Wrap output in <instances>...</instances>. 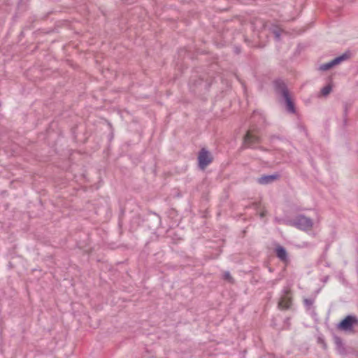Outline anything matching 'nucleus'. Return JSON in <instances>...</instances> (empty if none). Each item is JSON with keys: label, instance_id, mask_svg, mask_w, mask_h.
Instances as JSON below:
<instances>
[{"label": "nucleus", "instance_id": "2eb2a0df", "mask_svg": "<svg viewBox=\"0 0 358 358\" xmlns=\"http://www.w3.org/2000/svg\"><path fill=\"white\" fill-rule=\"evenodd\" d=\"M331 90H332L331 85V84H328V85H327L326 86H324V87L322 88L321 94L324 96H327V95H329L331 93Z\"/></svg>", "mask_w": 358, "mask_h": 358}, {"label": "nucleus", "instance_id": "b1692460", "mask_svg": "<svg viewBox=\"0 0 358 358\" xmlns=\"http://www.w3.org/2000/svg\"><path fill=\"white\" fill-rule=\"evenodd\" d=\"M328 279H329V276H326V277L324 278V282H327Z\"/></svg>", "mask_w": 358, "mask_h": 358}, {"label": "nucleus", "instance_id": "20e7f679", "mask_svg": "<svg viewBox=\"0 0 358 358\" xmlns=\"http://www.w3.org/2000/svg\"><path fill=\"white\" fill-rule=\"evenodd\" d=\"M261 141L260 137L255 135L250 131H248L243 136V148L259 149L262 151H267V149L262 146H256L255 144L259 143Z\"/></svg>", "mask_w": 358, "mask_h": 358}, {"label": "nucleus", "instance_id": "6ab92c4d", "mask_svg": "<svg viewBox=\"0 0 358 358\" xmlns=\"http://www.w3.org/2000/svg\"><path fill=\"white\" fill-rule=\"evenodd\" d=\"M317 343L321 344L324 349H327V343H326V342H325V341H324V339L323 338L318 337Z\"/></svg>", "mask_w": 358, "mask_h": 358}, {"label": "nucleus", "instance_id": "6e6552de", "mask_svg": "<svg viewBox=\"0 0 358 358\" xmlns=\"http://www.w3.org/2000/svg\"><path fill=\"white\" fill-rule=\"evenodd\" d=\"M283 294L278 303V307L282 310H289L292 303V299L290 296L291 290L287 288L284 289Z\"/></svg>", "mask_w": 358, "mask_h": 358}, {"label": "nucleus", "instance_id": "39448f33", "mask_svg": "<svg viewBox=\"0 0 358 358\" xmlns=\"http://www.w3.org/2000/svg\"><path fill=\"white\" fill-rule=\"evenodd\" d=\"M198 167L200 170H205L206 168L213 161L212 153L205 148H202L198 152Z\"/></svg>", "mask_w": 358, "mask_h": 358}, {"label": "nucleus", "instance_id": "aec40b11", "mask_svg": "<svg viewBox=\"0 0 358 358\" xmlns=\"http://www.w3.org/2000/svg\"><path fill=\"white\" fill-rule=\"evenodd\" d=\"M273 34L275 35V38L277 40H280V31L277 29H275L273 30Z\"/></svg>", "mask_w": 358, "mask_h": 358}, {"label": "nucleus", "instance_id": "5701e85b", "mask_svg": "<svg viewBox=\"0 0 358 358\" xmlns=\"http://www.w3.org/2000/svg\"><path fill=\"white\" fill-rule=\"evenodd\" d=\"M241 48H239V47H235L234 48V52H235L236 54L238 55V54L241 53Z\"/></svg>", "mask_w": 358, "mask_h": 358}, {"label": "nucleus", "instance_id": "4468645a", "mask_svg": "<svg viewBox=\"0 0 358 358\" xmlns=\"http://www.w3.org/2000/svg\"><path fill=\"white\" fill-rule=\"evenodd\" d=\"M30 0H18L17 10L22 12L26 10L27 3Z\"/></svg>", "mask_w": 358, "mask_h": 358}, {"label": "nucleus", "instance_id": "7ed1b4c3", "mask_svg": "<svg viewBox=\"0 0 358 358\" xmlns=\"http://www.w3.org/2000/svg\"><path fill=\"white\" fill-rule=\"evenodd\" d=\"M337 329L345 332L358 333V317L348 315L336 325Z\"/></svg>", "mask_w": 358, "mask_h": 358}, {"label": "nucleus", "instance_id": "9d476101", "mask_svg": "<svg viewBox=\"0 0 358 358\" xmlns=\"http://www.w3.org/2000/svg\"><path fill=\"white\" fill-rule=\"evenodd\" d=\"M274 252H275L276 257L282 262H284V263L288 262V261H289L288 253H287L286 248L284 246H282L280 244H276V245L274 248Z\"/></svg>", "mask_w": 358, "mask_h": 358}, {"label": "nucleus", "instance_id": "a878e982", "mask_svg": "<svg viewBox=\"0 0 358 358\" xmlns=\"http://www.w3.org/2000/svg\"><path fill=\"white\" fill-rule=\"evenodd\" d=\"M260 215H261V217H264V213H262Z\"/></svg>", "mask_w": 358, "mask_h": 358}, {"label": "nucleus", "instance_id": "9b49d317", "mask_svg": "<svg viewBox=\"0 0 358 358\" xmlns=\"http://www.w3.org/2000/svg\"><path fill=\"white\" fill-rule=\"evenodd\" d=\"M333 338L334 344L336 345V350L338 352V353L342 356L347 355L348 352L341 338H340L336 334L333 335Z\"/></svg>", "mask_w": 358, "mask_h": 358}, {"label": "nucleus", "instance_id": "393cba45", "mask_svg": "<svg viewBox=\"0 0 358 358\" xmlns=\"http://www.w3.org/2000/svg\"><path fill=\"white\" fill-rule=\"evenodd\" d=\"M357 273L358 274V261L356 262Z\"/></svg>", "mask_w": 358, "mask_h": 358}, {"label": "nucleus", "instance_id": "4be33fe9", "mask_svg": "<svg viewBox=\"0 0 358 358\" xmlns=\"http://www.w3.org/2000/svg\"><path fill=\"white\" fill-rule=\"evenodd\" d=\"M343 127H345L348 125V118L345 117H343Z\"/></svg>", "mask_w": 358, "mask_h": 358}, {"label": "nucleus", "instance_id": "a211bd4d", "mask_svg": "<svg viewBox=\"0 0 358 358\" xmlns=\"http://www.w3.org/2000/svg\"><path fill=\"white\" fill-rule=\"evenodd\" d=\"M313 303L314 300L312 299H305L303 300V303L308 308H310V307L313 306Z\"/></svg>", "mask_w": 358, "mask_h": 358}, {"label": "nucleus", "instance_id": "f03ea898", "mask_svg": "<svg viewBox=\"0 0 358 358\" xmlns=\"http://www.w3.org/2000/svg\"><path fill=\"white\" fill-rule=\"evenodd\" d=\"M282 223L287 226L296 227L301 231L310 230L313 226L312 219L302 214L297 215L292 220H283Z\"/></svg>", "mask_w": 358, "mask_h": 358}, {"label": "nucleus", "instance_id": "423d86ee", "mask_svg": "<svg viewBox=\"0 0 358 358\" xmlns=\"http://www.w3.org/2000/svg\"><path fill=\"white\" fill-rule=\"evenodd\" d=\"M273 86L275 94L280 97V101L291 95L287 84L282 78L275 79Z\"/></svg>", "mask_w": 358, "mask_h": 358}, {"label": "nucleus", "instance_id": "f8f14e48", "mask_svg": "<svg viewBox=\"0 0 358 358\" xmlns=\"http://www.w3.org/2000/svg\"><path fill=\"white\" fill-rule=\"evenodd\" d=\"M280 103H283L285 106L286 110L292 114H294L296 112L294 101L291 95L285 97L284 99L280 101Z\"/></svg>", "mask_w": 358, "mask_h": 358}, {"label": "nucleus", "instance_id": "f257e3e1", "mask_svg": "<svg viewBox=\"0 0 358 358\" xmlns=\"http://www.w3.org/2000/svg\"><path fill=\"white\" fill-rule=\"evenodd\" d=\"M214 81V78L208 74L192 75L189 81L190 91L196 95L205 94Z\"/></svg>", "mask_w": 358, "mask_h": 358}, {"label": "nucleus", "instance_id": "f3484780", "mask_svg": "<svg viewBox=\"0 0 358 358\" xmlns=\"http://www.w3.org/2000/svg\"><path fill=\"white\" fill-rule=\"evenodd\" d=\"M223 279L231 283H233L234 282V278L231 275L229 271H225L224 273Z\"/></svg>", "mask_w": 358, "mask_h": 358}, {"label": "nucleus", "instance_id": "0eeeda50", "mask_svg": "<svg viewBox=\"0 0 358 358\" xmlns=\"http://www.w3.org/2000/svg\"><path fill=\"white\" fill-rule=\"evenodd\" d=\"M350 56H351V52L350 50H348V51L345 52L344 53H343L342 55L335 57L331 61H330L327 63L321 64L319 66L318 69L320 71H328V70L334 68V66L340 64L341 62L348 59L350 57Z\"/></svg>", "mask_w": 358, "mask_h": 358}, {"label": "nucleus", "instance_id": "bb28decb", "mask_svg": "<svg viewBox=\"0 0 358 358\" xmlns=\"http://www.w3.org/2000/svg\"><path fill=\"white\" fill-rule=\"evenodd\" d=\"M357 356H358V353H357Z\"/></svg>", "mask_w": 358, "mask_h": 358}, {"label": "nucleus", "instance_id": "dca6fc26", "mask_svg": "<svg viewBox=\"0 0 358 358\" xmlns=\"http://www.w3.org/2000/svg\"><path fill=\"white\" fill-rule=\"evenodd\" d=\"M351 106H352V103H348V102L343 103V117H348V110L351 108Z\"/></svg>", "mask_w": 358, "mask_h": 358}, {"label": "nucleus", "instance_id": "1a4fd4ad", "mask_svg": "<svg viewBox=\"0 0 358 358\" xmlns=\"http://www.w3.org/2000/svg\"><path fill=\"white\" fill-rule=\"evenodd\" d=\"M280 178V174L278 173H275L271 175H263L257 179V182L259 185H266L271 184L276 180H278Z\"/></svg>", "mask_w": 358, "mask_h": 358}, {"label": "nucleus", "instance_id": "ddd939ff", "mask_svg": "<svg viewBox=\"0 0 358 358\" xmlns=\"http://www.w3.org/2000/svg\"><path fill=\"white\" fill-rule=\"evenodd\" d=\"M146 220L151 222V225H149L150 228L157 229L161 224V217L155 213H148Z\"/></svg>", "mask_w": 358, "mask_h": 358}, {"label": "nucleus", "instance_id": "412c9836", "mask_svg": "<svg viewBox=\"0 0 358 358\" xmlns=\"http://www.w3.org/2000/svg\"><path fill=\"white\" fill-rule=\"evenodd\" d=\"M275 139H279V140H281V139H282V138H281V137H280L279 136H277V135H272V136H271V137H270V140H271V141H272V142H273Z\"/></svg>", "mask_w": 358, "mask_h": 358}]
</instances>
